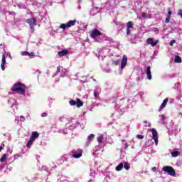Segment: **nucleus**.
Instances as JSON below:
<instances>
[{
    "mask_svg": "<svg viewBox=\"0 0 182 182\" xmlns=\"http://www.w3.org/2000/svg\"><path fill=\"white\" fill-rule=\"evenodd\" d=\"M170 19H171V17L170 16H167V18L165 20L166 23H168V22H170Z\"/></svg>",
    "mask_w": 182,
    "mask_h": 182,
    "instance_id": "7c9ffc66",
    "label": "nucleus"
},
{
    "mask_svg": "<svg viewBox=\"0 0 182 182\" xmlns=\"http://www.w3.org/2000/svg\"><path fill=\"white\" fill-rule=\"evenodd\" d=\"M146 43L148 45H151V46H157V43H159V41H154V38H149L146 39Z\"/></svg>",
    "mask_w": 182,
    "mask_h": 182,
    "instance_id": "0eeeda50",
    "label": "nucleus"
},
{
    "mask_svg": "<svg viewBox=\"0 0 182 182\" xmlns=\"http://www.w3.org/2000/svg\"><path fill=\"white\" fill-rule=\"evenodd\" d=\"M6 157H7L6 154H3L0 159L1 163H4V161H5V160H6Z\"/></svg>",
    "mask_w": 182,
    "mask_h": 182,
    "instance_id": "5701e85b",
    "label": "nucleus"
},
{
    "mask_svg": "<svg viewBox=\"0 0 182 182\" xmlns=\"http://www.w3.org/2000/svg\"><path fill=\"white\" fill-rule=\"evenodd\" d=\"M146 73L147 79H148L149 80H151V79H152V76H151V68H150V66H148V67L146 68Z\"/></svg>",
    "mask_w": 182,
    "mask_h": 182,
    "instance_id": "9d476101",
    "label": "nucleus"
},
{
    "mask_svg": "<svg viewBox=\"0 0 182 182\" xmlns=\"http://www.w3.org/2000/svg\"><path fill=\"white\" fill-rule=\"evenodd\" d=\"M151 132L152 133V139L154 140L156 146H158L159 145V134L157 133V130L153 128L152 129H151Z\"/></svg>",
    "mask_w": 182,
    "mask_h": 182,
    "instance_id": "39448f33",
    "label": "nucleus"
},
{
    "mask_svg": "<svg viewBox=\"0 0 182 182\" xmlns=\"http://www.w3.org/2000/svg\"><path fill=\"white\" fill-rule=\"evenodd\" d=\"M163 171H165V173H168L169 176H176V171L174 170L173 167H171L170 166H166L163 167Z\"/></svg>",
    "mask_w": 182,
    "mask_h": 182,
    "instance_id": "7ed1b4c3",
    "label": "nucleus"
},
{
    "mask_svg": "<svg viewBox=\"0 0 182 182\" xmlns=\"http://www.w3.org/2000/svg\"><path fill=\"white\" fill-rule=\"evenodd\" d=\"M29 53L28 51H23L21 52V55L22 56H28Z\"/></svg>",
    "mask_w": 182,
    "mask_h": 182,
    "instance_id": "bb28decb",
    "label": "nucleus"
},
{
    "mask_svg": "<svg viewBox=\"0 0 182 182\" xmlns=\"http://www.w3.org/2000/svg\"><path fill=\"white\" fill-rule=\"evenodd\" d=\"M97 36H102V32H100L97 28L92 29V31L90 33V37L92 38V39H95L97 38Z\"/></svg>",
    "mask_w": 182,
    "mask_h": 182,
    "instance_id": "423d86ee",
    "label": "nucleus"
},
{
    "mask_svg": "<svg viewBox=\"0 0 182 182\" xmlns=\"http://www.w3.org/2000/svg\"><path fill=\"white\" fill-rule=\"evenodd\" d=\"M175 62H176V63H181V62H182L181 57H180V55H176L175 56Z\"/></svg>",
    "mask_w": 182,
    "mask_h": 182,
    "instance_id": "dca6fc26",
    "label": "nucleus"
},
{
    "mask_svg": "<svg viewBox=\"0 0 182 182\" xmlns=\"http://www.w3.org/2000/svg\"><path fill=\"white\" fill-rule=\"evenodd\" d=\"M123 163H120L118 166H117V167L115 168V170L117 171H120L122 170V168H123Z\"/></svg>",
    "mask_w": 182,
    "mask_h": 182,
    "instance_id": "a211bd4d",
    "label": "nucleus"
},
{
    "mask_svg": "<svg viewBox=\"0 0 182 182\" xmlns=\"http://www.w3.org/2000/svg\"><path fill=\"white\" fill-rule=\"evenodd\" d=\"M2 150H4V147H2V146H0V151H2Z\"/></svg>",
    "mask_w": 182,
    "mask_h": 182,
    "instance_id": "a19ab883",
    "label": "nucleus"
},
{
    "mask_svg": "<svg viewBox=\"0 0 182 182\" xmlns=\"http://www.w3.org/2000/svg\"><path fill=\"white\" fill-rule=\"evenodd\" d=\"M124 168H125V170H129L130 169V164H129L128 162H125L124 164Z\"/></svg>",
    "mask_w": 182,
    "mask_h": 182,
    "instance_id": "b1692460",
    "label": "nucleus"
},
{
    "mask_svg": "<svg viewBox=\"0 0 182 182\" xmlns=\"http://www.w3.org/2000/svg\"><path fill=\"white\" fill-rule=\"evenodd\" d=\"M57 72L60 73V66L57 67Z\"/></svg>",
    "mask_w": 182,
    "mask_h": 182,
    "instance_id": "4c0bfd02",
    "label": "nucleus"
},
{
    "mask_svg": "<svg viewBox=\"0 0 182 182\" xmlns=\"http://www.w3.org/2000/svg\"><path fill=\"white\" fill-rule=\"evenodd\" d=\"M11 90L13 92H16V93H19L20 95H23L25 96V92L26 90V85L21 82L15 83L11 87Z\"/></svg>",
    "mask_w": 182,
    "mask_h": 182,
    "instance_id": "f257e3e1",
    "label": "nucleus"
},
{
    "mask_svg": "<svg viewBox=\"0 0 182 182\" xmlns=\"http://www.w3.org/2000/svg\"><path fill=\"white\" fill-rule=\"evenodd\" d=\"M73 157H74V159H80V157H82V151H74Z\"/></svg>",
    "mask_w": 182,
    "mask_h": 182,
    "instance_id": "9b49d317",
    "label": "nucleus"
},
{
    "mask_svg": "<svg viewBox=\"0 0 182 182\" xmlns=\"http://www.w3.org/2000/svg\"><path fill=\"white\" fill-rule=\"evenodd\" d=\"M168 102V98H166L162 104L161 105V107L159 108V112H161V110H163V109H164V107H166V106H167V103Z\"/></svg>",
    "mask_w": 182,
    "mask_h": 182,
    "instance_id": "ddd939ff",
    "label": "nucleus"
},
{
    "mask_svg": "<svg viewBox=\"0 0 182 182\" xmlns=\"http://www.w3.org/2000/svg\"><path fill=\"white\" fill-rule=\"evenodd\" d=\"M127 66V56L124 55L121 62V69H124Z\"/></svg>",
    "mask_w": 182,
    "mask_h": 182,
    "instance_id": "6e6552de",
    "label": "nucleus"
},
{
    "mask_svg": "<svg viewBox=\"0 0 182 182\" xmlns=\"http://www.w3.org/2000/svg\"><path fill=\"white\" fill-rule=\"evenodd\" d=\"M176 43V40H171L169 43L170 46H173Z\"/></svg>",
    "mask_w": 182,
    "mask_h": 182,
    "instance_id": "c756f323",
    "label": "nucleus"
},
{
    "mask_svg": "<svg viewBox=\"0 0 182 182\" xmlns=\"http://www.w3.org/2000/svg\"><path fill=\"white\" fill-rule=\"evenodd\" d=\"M42 117H46V116H48V113L44 112L41 114Z\"/></svg>",
    "mask_w": 182,
    "mask_h": 182,
    "instance_id": "c9c22d12",
    "label": "nucleus"
},
{
    "mask_svg": "<svg viewBox=\"0 0 182 182\" xmlns=\"http://www.w3.org/2000/svg\"><path fill=\"white\" fill-rule=\"evenodd\" d=\"M112 63L114 66H117V65H119V63H120V60H119V59L112 60Z\"/></svg>",
    "mask_w": 182,
    "mask_h": 182,
    "instance_id": "412c9836",
    "label": "nucleus"
},
{
    "mask_svg": "<svg viewBox=\"0 0 182 182\" xmlns=\"http://www.w3.org/2000/svg\"><path fill=\"white\" fill-rule=\"evenodd\" d=\"M171 11H170V9H168V16H169L170 18H171Z\"/></svg>",
    "mask_w": 182,
    "mask_h": 182,
    "instance_id": "473e14b6",
    "label": "nucleus"
},
{
    "mask_svg": "<svg viewBox=\"0 0 182 182\" xmlns=\"http://www.w3.org/2000/svg\"><path fill=\"white\" fill-rule=\"evenodd\" d=\"M156 170H157V168H156V166H154V167L152 168V171H156Z\"/></svg>",
    "mask_w": 182,
    "mask_h": 182,
    "instance_id": "ea45409f",
    "label": "nucleus"
},
{
    "mask_svg": "<svg viewBox=\"0 0 182 182\" xmlns=\"http://www.w3.org/2000/svg\"><path fill=\"white\" fill-rule=\"evenodd\" d=\"M127 35H130V28H127Z\"/></svg>",
    "mask_w": 182,
    "mask_h": 182,
    "instance_id": "e433bc0d",
    "label": "nucleus"
},
{
    "mask_svg": "<svg viewBox=\"0 0 182 182\" xmlns=\"http://www.w3.org/2000/svg\"><path fill=\"white\" fill-rule=\"evenodd\" d=\"M136 138H138L139 140H143V139H144V136L141 134H137Z\"/></svg>",
    "mask_w": 182,
    "mask_h": 182,
    "instance_id": "cd10ccee",
    "label": "nucleus"
},
{
    "mask_svg": "<svg viewBox=\"0 0 182 182\" xmlns=\"http://www.w3.org/2000/svg\"><path fill=\"white\" fill-rule=\"evenodd\" d=\"M33 141H35V140L30 138L28 142L26 144V147H28V148L31 147V146H32V144H33Z\"/></svg>",
    "mask_w": 182,
    "mask_h": 182,
    "instance_id": "6ab92c4d",
    "label": "nucleus"
},
{
    "mask_svg": "<svg viewBox=\"0 0 182 182\" xmlns=\"http://www.w3.org/2000/svg\"><path fill=\"white\" fill-rule=\"evenodd\" d=\"M28 56H35V53L31 52V53H28Z\"/></svg>",
    "mask_w": 182,
    "mask_h": 182,
    "instance_id": "72a5a7b5",
    "label": "nucleus"
},
{
    "mask_svg": "<svg viewBox=\"0 0 182 182\" xmlns=\"http://www.w3.org/2000/svg\"><path fill=\"white\" fill-rule=\"evenodd\" d=\"M94 138H95V134H90V135L88 136L87 140H88L89 141H92V140H93Z\"/></svg>",
    "mask_w": 182,
    "mask_h": 182,
    "instance_id": "393cba45",
    "label": "nucleus"
},
{
    "mask_svg": "<svg viewBox=\"0 0 182 182\" xmlns=\"http://www.w3.org/2000/svg\"><path fill=\"white\" fill-rule=\"evenodd\" d=\"M172 157H178L180 156V151H176L171 153Z\"/></svg>",
    "mask_w": 182,
    "mask_h": 182,
    "instance_id": "f3484780",
    "label": "nucleus"
},
{
    "mask_svg": "<svg viewBox=\"0 0 182 182\" xmlns=\"http://www.w3.org/2000/svg\"><path fill=\"white\" fill-rule=\"evenodd\" d=\"M6 64V58H5V55H3L1 68L2 70H5V65Z\"/></svg>",
    "mask_w": 182,
    "mask_h": 182,
    "instance_id": "f8f14e48",
    "label": "nucleus"
},
{
    "mask_svg": "<svg viewBox=\"0 0 182 182\" xmlns=\"http://www.w3.org/2000/svg\"><path fill=\"white\" fill-rule=\"evenodd\" d=\"M178 15H180L181 18H182V10L178 11Z\"/></svg>",
    "mask_w": 182,
    "mask_h": 182,
    "instance_id": "f704fd0d",
    "label": "nucleus"
},
{
    "mask_svg": "<svg viewBox=\"0 0 182 182\" xmlns=\"http://www.w3.org/2000/svg\"><path fill=\"white\" fill-rule=\"evenodd\" d=\"M38 137H39V133L38 132H33L31 133V136L30 139L34 140L35 141V139H38Z\"/></svg>",
    "mask_w": 182,
    "mask_h": 182,
    "instance_id": "4468645a",
    "label": "nucleus"
},
{
    "mask_svg": "<svg viewBox=\"0 0 182 182\" xmlns=\"http://www.w3.org/2000/svg\"><path fill=\"white\" fill-rule=\"evenodd\" d=\"M141 16L144 18V19H147V13L143 12Z\"/></svg>",
    "mask_w": 182,
    "mask_h": 182,
    "instance_id": "c85d7f7f",
    "label": "nucleus"
},
{
    "mask_svg": "<svg viewBox=\"0 0 182 182\" xmlns=\"http://www.w3.org/2000/svg\"><path fill=\"white\" fill-rule=\"evenodd\" d=\"M79 1V2H82V0H78Z\"/></svg>",
    "mask_w": 182,
    "mask_h": 182,
    "instance_id": "79ce46f5",
    "label": "nucleus"
},
{
    "mask_svg": "<svg viewBox=\"0 0 182 182\" xmlns=\"http://www.w3.org/2000/svg\"><path fill=\"white\" fill-rule=\"evenodd\" d=\"M68 53H69V50L67 49H63V50L58 52V55L60 58L66 56V55H68Z\"/></svg>",
    "mask_w": 182,
    "mask_h": 182,
    "instance_id": "1a4fd4ad",
    "label": "nucleus"
},
{
    "mask_svg": "<svg viewBox=\"0 0 182 182\" xmlns=\"http://www.w3.org/2000/svg\"><path fill=\"white\" fill-rule=\"evenodd\" d=\"M104 139V136H103V134H100L97 138V140L98 141V143L100 144V143H102V140H103Z\"/></svg>",
    "mask_w": 182,
    "mask_h": 182,
    "instance_id": "4be33fe9",
    "label": "nucleus"
},
{
    "mask_svg": "<svg viewBox=\"0 0 182 182\" xmlns=\"http://www.w3.org/2000/svg\"><path fill=\"white\" fill-rule=\"evenodd\" d=\"M69 104L70 105V106H76V101L71 100L69 101Z\"/></svg>",
    "mask_w": 182,
    "mask_h": 182,
    "instance_id": "a878e982",
    "label": "nucleus"
},
{
    "mask_svg": "<svg viewBox=\"0 0 182 182\" xmlns=\"http://www.w3.org/2000/svg\"><path fill=\"white\" fill-rule=\"evenodd\" d=\"M129 147V144H127V142L125 143V146H124V149H128Z\"/></svg>",
    "mask_w": 182,
    "mask_h": 182,
    "instance_id": "58836bf2",
    "label": "nucleus"
},
{
    "mask_svg": "<svg viewBox=\"0 0 182 182\" xmlns=\"http://www.w3.org/2000/svg\"><path fill=\"white\" fill-rule=\"evenodd\" d=\"M76 19L69 21L67 23H61L60 25V28L65 31L66 28H72V26H75L76 25Z\"/></svg>",
    "mask_w": 182,
    "mask_h": 182,
    "instance_id": "f03ea898",
    "label": "nucleus"
},
{
    "mask_svg": "<svg viewBox=\"0 0 182 182\" xmlns=\"http://www.w3.org/2000/svg\"><path fill=\"white\" fill-rule=\"evenodd\" d=\"M127 28H128V29H133V22L129 21L127 23Z\"/></svg>",
    "mask_w": 182,
    "mask_h": 182,
    "instance_id": "aec40b11",
    "label": "nucleus"
},
{
    "mask_svg": "<svg viewBox=\"0 0 182 182\" xmlns=\"http://www.w3.org/2000/svg\"><path fill=\"white\" fill-rule=\"evenodd\" d=\"M26 22V23H28L31 29H33V27L36 26V22H38V20H36V18H27Z\"/></svg>",
    "mask_w": 182,
    "mask_h": 182,
    "instance_id": "20e7f679",
    "label": "nucleus"
},
{
    "mask_svg": "<svg viewBox=\"0 0 182 182\" xmlns=\"http://www.w3.org/2000/svg\"><path fill=\"white\" fill-rule=\"evenodd\" d=\"M94 96H95V99L97 97H99V94L97 93V92H96V91L94 92Z\"/></svg>",
    "mask_w": 182,
    "mask_h": 182,
    "instance_id": "2f4dec72",
    "label": "nucleus"
},
{
    "mask_svg": "<svg viewBox=\"0 0 182 182\" xmlns=\"http://www.w3.org/2000/svg\"><path fill=\"white\" fill-rule=\"evenodd\" d=\"M76 106L77 107H82V106H83V102H82L79 98L77 99Z\"/></svg>",
    "mask_w": 182,
    "mask_h": 182,
    "instance_id": "2eb2a0df",
    "label": "nucleus"
}]
</instances>
